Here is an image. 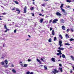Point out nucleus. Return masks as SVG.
<instances>
[{
  "mask_svg": "<svg viewBox=\"0 0 74 74\" xmlns=\"http://www.w3.org/2000/svg\"><path fill=\"white\" fill-rule=\"evenodd\" d=\"M54 20L56 21V22H57V21H58V19H54Z\"/></svg>",
  "mask_w": 74,
  "mask_h": 74,
  "instance_id": "41",
  "label": "nucleus"
},
{
  "mask_svg": "<svg viewBox=\"0 0 74 74\" xmlns=\"http://www.w3.org/2000/svg\"><path fill=\"white\" fill-rule=\"evenodd\" d=\"M52 30V28H50V31H51V30Z\"/></svg>",
  "mask_w": 74,
  "mask_h": 74,
  "instance_id": "59",
  "label": "nucleus"
},
{
  "mask_svg": "<svg viewBox=\"0 0 74 74\" xmlns=\"http://www.w3.org/2000/svg\"><path fill=\"white\" fill-rule=\"evenodd\" d=\"M16 30L15 29L14 30V33H16Z\"/></svg>",
  "mask_w": 74,
  "mask_h": 74,
  "instance_id": "47",
  "label": "nucleus"
},
{
  "mask_svg": "<svg viewBox=\"0 0 74 74\" xmlns=\"http://www.w3.org/2000/svg\"><path fill=\"white\" fill-rule=\"evenodd\" d=\"M56 15L57 16H62L61 14L59 12H57L56 13Z\"/></svg>",
  "mask_w": 74,
  "mask_h": 74,
  "instance_id": "3",
  "label": "nucleus"
},
{
  "mask_svg": "<svg viewBox=\"0 0 74 74\" xmlns=\"http://www.w3.org/2000/svg\"><path fill=\"white\" fill-rule=\"evenodd\" d=\"M69 30L71 31L72 32H74V30L72 29L71 28L69 29Z\"/></svg>",
  "mask_w": 74,
  "mask_h": 74,
  "instance_id": "18",
  "label": "nucleus"
},
{
  "mask_svg": "<svg viewBox=\"0 0 74 74\" xmlns=\"http://www.w3.org/2000/svg\"><path fill=\"white\" fill-rule=\"evenodd\" d=\"M40 60H42V62H44V59H43L42 58H41L40 59Z\"/></svg>",
  "mask_w": 74,
  "mask_h": 74,
  "instance_id": "40",
  "label": "nucleus"
},
{
  "mask_svg": "<svg viewBox=\"0 0 74 74\" xmlns=\"http://www.w3.org/2000/svg\"><path fill=\"white\" fill-rule=\"evenodd\" d=\"M61 10L63 12H65V10H64V9H62V8H61Z\"/></svg>",
  "mask_w": 74,
  "mask_h": 74,
  "instance_id": "30",
  "label": "nucleus"
},
{
  "mask_svg": "<svg viewBox=\"0 0 74 74\" xmlns=\"http://www.w3.org/2000/svg\"><path fill=\"white\" fill-rule=\"evenodd\" d=\"M42 6V7H45V4H41Z\"/></svg>",
  "mask_w": 74,
  "mask_h": 74,
  "instance_id": "32",
  "label": "nucleus"
},
{
  "mask_svg": "<svg viewBox=\"0 0 74 74\" xmlns=\"http://www.w3.org/2000/svg\"><path fill=\"white\" fill-rule=\"evenodd\" d=\"M36 10H38V7L36 6Z\"/></svg>",
  "mask_w": 74,
  "mask_h": 74,
  "instance_id": "44",
  "label": "nucleus"
},
{
  "mask_svg": "<svg viewBox=\"0 0 74 74\" xmlns=\"http://www.w3.org/2000/svg\"><path fill=\"white\" fill-rule=\"evenodd\" d=\"M30 73V72L29 71H28L27 72L26 74H29Z\"/></svg>",
  "mask_w": 74,
  "mask_h": 74,
  "instance_id": "37",
  "label": "nucleus"
},
{
  "mask_svg": "<svg viewBox=\"0 0 74 74\" xmlns=\"http://www.w3.org/2000/svg\"><path fill=\"white\" fill-rule=\"evenodd\" d=\"M71 1L70 0H66V2L68 3H71Z\"/></svg>",
  "mask_w": 74,
  "mask_h": 74,
  "instance_id": "26",
  "label": "nucleus"
},
{
  "mask_svg": "<svg viewBox=\"0 0 74 74\" xmlns=\"http://www.w3.org/2000/svg\"><path fill=\"white\" fill-rule=\"evenodd\" d=\"M62 29H63V30H65V27H64V26L63 25L62 26Z\"/></svg>",
  "mask_w": 74,
  "mask_h": 74,
  "instance_id": "12",
  "label": "nucleus"
},
{
  "mask_svg": "<svg viewBox=\"0 0 74 74\" xmlns=\"http://www.w3.org/2000/svg\"><path fill=\"white\" fill-rule=\"evenodd\" d=\"M4 28L5 29H7V26H6V24H4Z\"/></svg>",
  "mask_w": 74,
  "mask_h": 74,
  "instance_id": "8",
  "label": "nucleus"
},
{
  "mask_svg": "<svg viewBox=\"0 0 74 74\" xmlns=\"http://www.w3.org/2000/svg\"><path fill=\"white\" fill-rule=\"evenodd\" d=\"M51 60H52V61L53 62H55V58H52L51 59Z\"/></svg>",
  "mask_w": 74,
  "mask_h": 74,
  "instance_id": "10",
  "label": "nucleus"
},
{
  "mask_svg": "<svg viewBox=\"0 0 74 74\" xmlns=\"http://www.w3.org/2000/svg\"><path fill=\"white\" fill-rule=\"evenodd\" d=\"M52 19L51 20L49 21V23H51L52 22Z\"/></svg>",
  "mask_w": 74,
  "mask_h": 74,
  "instance_id": "39",
  "label": "nucleus"
},
{
  "mask_svg": "<svg viewBox=\"0 0 74 74\" xmlns=\"http://www.w3.org/2000/svg\"><path fill=\"white\" fill-rule=\"evenodd\" d=\"M37 25V23H36L34 24L33 25L34 27H34H36Z\"/></svg>",
  "mask_w": 74,
  "mask_h": 74,
  "instance_id": "24",
  "label": "nucleus"
},
{
  "mask_svg": "<svg viewBox=\"0 0 74 74\" xmlns=\"http://www.w3.org/2000/svg\"><path fill=\"white\" fill-rule=\"evenodd\" d=\"M53 23L55 24V23H56L57 22L56 21H55L54 20L53 21Z\"/></svg>",
  "mask_w": 74,
  "mask_h": 74,
  "instance_id": "28",
  "label": "nucleus"
},
{
  "mask_svg": "<svg viewBox=\"0 0 74 74\" xmlns=\"http://www.w3.org/2000/svg\"><path fill=\"white\" fill-rule=\"evenodd\" d=\"M48 21H45V23H48Z\"/></svg>",
  "mask_w": 74,
  "mask_h": 74,
  "instance_id": "64",
  "label": "nucleus"
},
{
  "mask_svg": "<svg viewBox=\"0 0 74 74\" xmlns=\"http://www.w3.org/2000/svg\"><path fill=\"white\" fill-rule=\"evenodd\" d=\"M21 66H22V67H27V66L28 65L27 64H24V65L23 66V64H21Z\"/></svg>",
  "mask_w": 74,
  "mask_h": 74,
  "instance_id": "6",
  "label": "nucleus"
},
{
  "mask_svg": "<svg viewBox=\"0 0 74 74\" xmlns=\"http://www.w3.org/2000/svg\"><path fill=\"white\" fill-rule=\"evenodd\" d=\"M54 40L55 41H56L57 38H56V37H55L54 38Z\"/></svg>",
  "mask_w": 74,
  "mask_h": 74,
  "instance_id": "36",
  "label": "nucleus"
},
{
  "mask_svg": "<svg viewBox=\"0 0 74 74\" xmlns=\"http://www.w3.org/2000/svg\"><path fill=\"white\" fill-rule=\"evenodd\" d=\"M30 27H33L34 28V25L31 26Z\"/></svg>",
  "mask_w": 74,
  "mask_h": 74,
  "instance_id": "46",
  "label": "nucleus"
},
{
  "mask_svg": "<svg viewBox=\"0 0 74 74\" xmlns=\"http://www.w3.org/2000/svg\"><path fill=\"white\" fill-rule=\"evenodd\" d=\"M5 63L7 65L8 64V60H5Z\"/></svg>",
  "mask_w": 74,
  "mask_h": 74,
  "instance_id": "11",
  "label": "nucleus"
},
{
  "mask_svg": "<svg viewBox=\"0 0 74 74\" xmlns=\"http://www.w3.org/2000/svg\"><path fill=\"white\" fill-rule=\"evenodd\" d=\"M59 69L60 70L61 72H62V71H63V70H62V68H61L59 67Z\"/></svg>",
  "mask_w": 74,
  "mask_h": 74,
  "instance_id": "17",
  "label": "nucleus"
},
{
  "mask_svg": "<svg viewBox=\"0 0 74 74\" xmlns=\"http://www.w3.org/2000/svg\"><path fill=\"white\" fill-rule=\"evenodd\" d=\"M47 27L49 28V25H47Z\"/></svg>",
  "mask_w": 74,
  "mask_h": 74,
  "instance_id": "61",
  "label": "nucleus"
},
{
  "mask_svg": "<svg viewBox=\"0 0 74 74\" xmlns=\"http://www.w3.org/2000/svg\"><path fill=\"white\" fill-rule=\"evenodd\" d=\"M71 71L70 72V73H73V71H72V70H71Z\"/></svg>",
  "mask_w": 74,
  "mask_h": 74,
  "instance_id": "56",
  "label": "nucleus"
},
{
  "mask_svg": "<svg viewBox=\"0 0 74 74\" xmlns=\"http://www.w3.org/2000/svg\"><path fill=\"white\" fill-rule=\"evenodd\" d=\"M32 15L33 16H34V13H32Z\"/></svg>",
  "mask_w": 74,
  "mask_h": 74,
  "instance_id": "48",
  "label": "nucleus"
},
{
  "mask_svg": "<svg viewBox=\"0 0 74 74\" xmlns=\"http://www.w3.org/2000/svg\"><path fill=\"white\" fill-rule=\"evenodd\" d=\"M70 41H74V39L73 38H71L69 40Z\"/></svg>",
  "mask_w": 74,
  "mask_h": 74,
  "instance_id": "33",
  "label": "nucleus"
},
{
  "mask_svg": "<svg viewBox=\"0 0 74 74\" xmlns=\"http://www.w3.org/2000/svg\"><path fill=\"white\" fill-rule=\"evenodd\" d=\"M71 58L72 59V60H74V57H73V56H71Z\"/></svg>",
  "mask_w": 74,
  "mask_h": 74,
  "instance_id": "27",
  "label": "nucleus"
},
{
  "mask_svg": "<svg viewBox=\"0 0 74 74\" xmlns=\"http://www.w3.org/2000/svg\"><path fill=\"white\" fill-rule=\"evenodd\" d=\"M5 73H8V72H7V70H5Z\"/></svg>",
  "mask_w": 74,
  "mask_h": 74,
  "instance_id": "58",
  "label": "nucleus"
},
{
  "mask_svg": "<svg viewBox=\"0 0 74 74\" xmlns=\"http://www.w3.org/2000/svg\"><path fill=\"white\" fill-rule=\"evenodd\" d=\"M12 11H14V10H15V8H13L12 9Z\"/></svg>",
  "mask_w": 74,
  "mask_h": 74,
  "instance_id": "57",
  "label": "nucleus"
},
{
  "mask_svg": "<svg viewBox=\"0 0 74 74\" xmlns=\"http://www.w3.org/2000/svg\"><path fill=\"white\" fill-rule=\"evenodd\" d=\"M54 71H53L52 72V74H56V73H59V71H57V70L56 69H53Z\"/></svg>",
  "mask_w": 74,
  "mask_h": 74,
  "instance_id": "1",
  "label": "nucleus"
},
{
  "mask_svg": "<svg viewBox=\"0 0 74 74\" xmlns=\"http://www.w3.org/2000/svg\"><path fill=\"white\" fill-rule=\"evenodd\" d=\"M59 37L60 38H61V39H63V36H62L61 35V34L59 36Z\"/></svg>",
  "mask_w": 74,
  "mask_h": 74,
  "instance_id": "16",
  "label": "nucleus"
},
{
  "mask_svg": "<svg viewBox=\"0 0 74 74\" xmlns=\"http://www.w3.org/2000/svg\"><path fill=\"white\" fill-rule=\"evenodd\" d=\"M36 60L37 62H40V60H39L38 58Z\"/></svg>",
  "mask_w": 74,
  "mask_h": 74,
  "instance_id": "35",
  "label": "nucleus"
},
{
  "mask_svg": "<svg viewBox=\"0 0 74 74\" xmlns=\"http://www.w3.org/2000/svg\"><path fill=\"white\" fill-rule=\"evenodd\" d=\"M12 71L14 73H16V71L15 70V69H13L12 70Z\"/></svg>",
  "mask_w": 74,
  "mask_h": 74,
  "instance_id": "23",
  "label": "nucleus"
},
{
  "mask_svg": "<svg viewBox=\"0 0 74 74\" xmlns=\"http://www.w3.org/2000/svg\"><path fill=\"white\" fill-rule=\"evenodd\" d=\"M48 41L49 42H51V38L49 39L48 40Z\"/></svg>",
  "mask_w": 74,
  "mask_h": 74,
  "instance_id": "34",
  "label": "nucleus"
},
{
  "mask_svg": "<svg viewBox=\"0 0 74 74\" xmlns=\"http://www.w3.org/2000/svg\"><path fill=\"white\" fill-rule=\"evenodd\" d=\"M57 52H59L57 53V55H62V52L61 51L57 50Z\"/></svg>",
  "mask_w": 74,
  "mask_h": 74,
  "instance_id": "2",
  "label": "nucleus"
},
{
  "mask_svg": "<svg viewBox=\"0 0 74 74\" xmlns=\"http://www.w3.org/2000/svg\"><path fill=\"white\" fill-rule=\"evenodd\" d=\"M44 20V19L41 18L40 20V23H42V22H43V20Z\"/></svg>",
  "mask_w": 74,
  "mask_h": 74,
  "instance_id": "25",
  "label": "nucleus"
},
{
  "mask_svg": "<svg viewBox=\"0 0 74 74\" xmlns=\"http://www.w3.org/2000/svg\"><path fill=\"white\" fill-rule=\"evenodd\" d=\"M22 25H24V26H25V25H27V24L25 22V23H22Z\"/></svg>",
  "mask_w": 74,
  "mask_h": 74,
  "instance_id": "22",
  "label": "nucleus"
},
{
  "mask_svg": "<svg viewBox=\"0 0 74 74\" xmlns=\"http://www.w3.org/2000/svg\"><path fill=\"white\" fill-rule=\"evenodd\" d=\"M66 37H67L68 38H69V36L67 34H66V35H65Z\"/></svg>",
  "mask_w": 74,
  "mask_h": 74,
  "instance_id": "31",
  "label": "nucleus"
},
{
  "mask_svg": "<svg viewBox=\"0 0 74 74\" xmlns=\"http://www.w3.org/2000/svg\"><path fill=\"white\" fill-rule=\"evenodd\" d=\"M44 67L45 68V70H47V67H46L45 66H44Z\"/></svg>",
  "mask_w": 74,
  "mask_h": 74,
  "instance_id": "42",
  "label": "nucleus"
},
{
  "mask_svg": "<svg viewBox=\"0 0 74 74\" xmlns=\"http://www.w3.org/2000/svg\"><path fill=\"white\" fill-rule=\"evenodd\" d=\"M3 15H6V14H6V13L4 12L3 13H2Z\"/></svg>",
  "mask_w": 74,
  "mask_h": 74,
  "instance_id": "51",
  "label": "nucleus"
},
{
  "mask_svg": "<svg viewBox=\"0 0 74 74\" xmlns=\"http://www.w3.org/2000/svg\"><path fill=\"white\" fill-rule=\"evenodd\" d=\"M28 37H29V38H30V37H31V36H30V35H28Z\"/></svg>",
  "mask_w": 74,
  "mask_h": 74,
  "instance_id": "63",
  "label": "nucleus"
},
{
  "mask_svg": "<svg viewBox=\"0 0 74 74\" xmlns=\"http://www.w3.org/2000/svg\"><path fill=\"white\" fill-rule=\"evenodd\" d=\"M62 57L64 58H66V56H65L64 54H62Z\"/></svg>",
  "mask_w": 74,
  "mask_h": 74,
  "instance_id": "13",
  "label": "nucleus"
},
{
  "mask_svg": "<svg viewBox=\"0 0 74 74\" xmlns=\"http://www.w3.org/2000/svg\"><path fill=\"white\" fill-rule=\"evenodd\" d=\"M34 10V8H33V7H32L31 8V10Z\"/></svg>",
  "mask_w": 74,
  "mask_h": 74,
  "instance_id": "43",
  "label": "nucleus"
},
{
  "mask_svg": "<svg viewBox=\"0 0 74 74\" xmlns=\"http://www.w3.org/2000/svg\"><path fill=\"white\" fill-rule=\"evenodd\" d=\"M52 34L53 36H55V31H54V30H53L52 32Z\"/></svg>",
  "mask_w": 74,
  "mask_h": 74,
  "instance_id": "9",
  "label": "nucleus"
},
{
  "mask_svg": "<svg viewBox=\"0 0 74 74\" xmlns=\"http://www.w3.org/2000/svg\"><path fill=\"white\" fill-rule=\"evenodd\" d=\"M11 66L12 67H14V65H13V64H12Z\"/></svg>",
  "mask_w": 74,
  "mask_h": 74,
  "instance_id": "49",
  "label": "nucleus"
},
{
  "mask_svg": "<svg viewBox=\"0 0 74 74\" xmlns=\"http://www.w3.org/2000/svg\"><path fill=\"white\" fill-rule=\"evenodd\" d=\"M16 11L18 12H17V13H18V14H20V10H19V9L16 8Z\"/></svg>",
  "mask_w": 74,
  "mask_h": 74,
  "instance_id": "7",
  "label": "nucleus"
},
{
  "mask_svg": "<svg viewBox=\"0 0 74 74\" xmlns=\"http://www.w3.org/2000/svg\"><path fill=\"white\" fill-rule=\"evenodd\" d=\"M30 74H33V72H31L30 73Z\"/></svg>",
  "mask_w": 74,
  "mask_h": 74,
  "instance_id": "62",
  "label": "nucleus"
},
{
  "mask_svg": "<svg viewBox=\"0 0 74 74\" xmlns=\"http://www.w3.org/2000/svg\"><path fill=\"white\" fill-rule=\"evenodd\" d=\"M28 62H30V61H31V59H28Z\"/></svg>",
  "mask_w": 74,
  "mask_h": 74,
  "instance_id": "52",
  "label": "nucleus"
},
{
  "mask_svg": "<svg viewBox=\"0 0 74 74\" xmlns=\"http://www.w3.org/2000/svg\"><path fill=\"white\" fill-rule=\"evenodd\" d=\"M65 45H68L69 46V45H70V43H65Z\"/></svg>",
  "mask_w": 74,
  "mask_h": 74,
  "instance_id": "14",
  "label": "nucleus"
},
{
  "mask_svg": "<svg viewBox=\"0 0 74 74\" xmlns=\"http://www.w3.org/2000/svg\"><path fill=\"white\" fill-rule=\"evenodd\" d=\"M60 21L62 22V23H64V20L63 19H61Z\"/></svg>",
  "mask_w": 74,
  "mask_h": 74,
  "instance_id": "20",
  "label": "nucleus"
},
{
  "mask_svg": "<svg viewBox=\"0 0 74 74\" xmlns=\"http://www.w3.org/2000/svg\"><path fill=\"white\" fill-rule=\"evenodd\" d=\"M6 30H5V32H7V31L9 30V29H6Z\"/></svg>",
  "mask_w": 74,
  "mask_h": 74,
  "instance_id": "38",
  "label": "nucleus"
},
{
  "mask_svg": "<svg viewBox=\"0 0 74 74\" xmlns=\"http://www.w3.org/2000/svg\"><path fill=\"white\" fill-rule=\"evenodd\" d=\"M64 13L63 14V15H65V16H66L67 15V13L66 12H64Z\"/></svg>",
  "mask_w": 74,
  "mask_h": 74,
  "instance_id": "21",
  "label": "nucleus"
},
{
  "mask_svg": "<svg viewBox=\"0 0 74 74\" xmlns=\"http://www.w3.org/2000/svg\"><path fill=\"white\" fill-rule=\"evenodd\" d=\"M4 67L5 68L8 67V65H5Z\"/></svg>",
  "mask_w": 74,
  "mask_h": 74,
  "instance_id": "55",
  "label": "nucleus"
},
{
  "mask_svg": "<svg viewBox=\"0 0 74 74\" xmlns=\"http://www.w3.org/2000/svg\"><path fill=\"white\" fill-rule=\"evenodd\" d=\"M26 8H27L26 6H25L24 8V12L25 14H26Z\"/></svg>",
  "mask_w": 74,
  "mask_h": 74,
  "instance_id": "4",
  "label": "nucleus"
},
{
  "mask_svg": "<svg viewBox=\"0 0 74 74\" xmlns=\"http://www.w3.org/2000/svg\"><path fill=\"white\" fill-rule=\"evenodd\" d=\"M58 49L57 50H59V51H63V50H64V48H62L60 47H59L58 48Z\"/></svg>",
  "mask_w": 74,
  "mask_h": 74,
  "instance_id": "5",
  "label": "nucleus"
},
{
  "mask_svg": "<svg viewBox=\"0 0 74 74\" xmlns=\"http://www.w3.org/2000/svg\"><path fill=\"white\" fill-rule=\"evenodd\" d=\"M39 15H40V16H41H41H44V15H42V14H39Z\"/></svg>",
  "mask_w": 74,
  "mask_h": 74,
  "instance_id": "60",
  "label": "nucleus"
},
{
  "mask_svg": "<svg viewBox=\"0 0 74 74\" xmlns=\"http://www.w3.org/2000/svg\"><path fill=\"white\" fill-rule=\"evenodd\" d=\"M62 64H59V66H60V67H62Z\"/></svg>",
  "mask_w": 74,
  "mask_h": 74,
  "instance_id": "54",
  "label": "nucleus"
},
{
  "mask_svg": "<svg viewBox=\"0 0 74 74\" xmlns=\"http://www.w3.org/2000/svg\"><path fill=\"white\" fill-rule=\"evenodd\" d=\"M62 44V42L61 40H60L59 42V45Z\"/></svg>",
  "mask_w": 74,
  "mask_h": 74,
  "instance_id": "19",
  "label": "nucleus"
},
{
  "mask_svg": "<svg viewBox=\"0 0 74 74\" xmlns=\"http://www.w3.org/2000/svg\"><path fill=\"white\" fill-rule=\"evenodd\" d=\"M14 2L16 4H19V3H18V1H14Z\"/></svg>",
  "mask_w": 74,
  "mask_h": 74,
  "instance_id": "29",
  "label": "nucleus"
},
{
  "mask_svg": "<svg viewBox=\"0 0 74 74\" xmlns=\"http://www.w3.org/2000/svg\"><path fill=\"white\" fill-rule=\"evenodd\" d=\"M69 28H68L66 30V32H69Z\"/></svg>",
  "mask_w": 74,
  "mask_h": 74,
  "instance_id": "53",
  "label": "nucleus"
},
{
  "mask_svg": "<svg viewBox=\"0 0 74 74\" xmlns=\"http://www.w3.org/2000/svg\"><path fill=\"white\" fill-rule=\"evenodd\" d=\"M64 5V4L63 3L60 6V8L61 9L62 8V7H63V5Z\"/></svg>",
  "mask_w": 74,
  "mask_h": 74,
  "instance_id": "15",
  "label": "nucleus"
},
{
  "mask_svg": "<svg viewBox=\"0 0 74 74\" xmlns=\"http://www.w3.org/2000/svg\"><path fill=\"white\" fill-rule=\"evenodd\" d=\"M59 45H60V47H62V46H63V45H62V44Z\"/></svg>",
  "mask_w": 74,
  "mask_h": 74,
  "instance_id": "50",
  "label": "nucleus"
},
{
  "mask_svg": "<svg viewBox=\"0 0 74 74\" xmlns=\"http://www.w3.org/2000/svg\"><path fill=\"white\" fill-rule=\"evenodd\" d=\"M1 63L2 64V65H4V62H1Z\"/></svg>",
  "mask_w": 74,
  "mask_h": 74,
  "instance_id": "45",
  "label": "nucleus"
}]
</instances>
